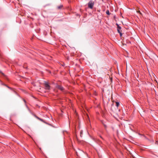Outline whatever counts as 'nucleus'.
<instances>
[{
    "label": "nucleus",
    "instance_id": "nucleus-8",
    "mask_svg": "<svg viewBox=\"0 0 158 158\" xmlns=\"http://www.w3.org/2000/svg\"><path fill=\"white\" fill-rule=\"evenodd\" d=\"M116 106L117 107H118L119 106V103L118 102H116Z\"/></svg>",
    "mask_w": 158,
    "mask_h": 158
},
{
    "label": "nucleus",
    "instance_id": "nucleus-10",
    "mask_svg": "<svg viewBox=\"0 0 158 158\" xmlns=\"http://www.w3.org/2000/svg\"><path fill=\"white\" fill-rule=\"evenodd\" d=\"M119 33V34H120V36H122V33L121 32H120V33Z\"/></svg>",
    "mask_w": 158,
    "mask_h": 158
},
{
    "label": "nucleus",
    "instance_id": "nucleus-1",
    "mask_svg": "<svg viewBox=\"0 0 158 158\" xmlns=\"http://www.w3.org/2000/svg\"><path fill=\"white\" fill-rule=\"evenodd\" d=\"M94 4V2L92 0H90L87 4L88 8L90 9H92Z\"/></svg>",
    "mask_w": 158,
    "mask_h": 158
},
{
    "label": "nucleus",
    "instance_id": "nucleus-9",
    "mask_svg": "<svg viewBox=\"0 0 158 158\" xmlns=\"http://www.w3.org/2000/svg\"><path fill=\"white\" fill-rule=\"evenodd\" d=\"M62 7H63V6L61 5L58 6V8L59 9H60L61 8H62Z\"/></svg>",
    "mask_w": 158,
    "mask_h": 158
},
{
    "label": "nucleus",
    "instance_id": "nucleus-4",
    "mask_svg": "<svg viewBox=\"0 0 158 158\" xmlns=\"http://www.w3.org/2000/svg\"><path fill=\"white\" fill-rule=\"evenodd\" d=\"M33 115H34V116L36 118H37L38 119L40 120V121H41V122H44V120L40 118H39V117H38V116H36L35 114H33Z\"/></svg>",
    "mask_w": 158,
    "mask_h": 158
},
{
    "label": "nucleus",
    "instance_id": "nucleus-12",
    "mask_svg": "<svg viewBox=\"0 0 158 158\" xmlns=\"http://www.w3.org/2000/svg\"><path fill=\"white\" fill-rule=\"evenodd\" d=\"M23 101H24V102H25V103H26V101L24 99Z\"/></svg>",
    "mask_w": 158,
    "mask_h": 158
},
{
    "label": "nucleus",
    "instance_id": "nucleus-2",
    "mask_svg": "<svg viewBox=\"0 0 158 158\" xmlns=\"http://www.w3.org/2000/svg\"><path fill=\"white\" fill-rule=\"evenodd\" d=\"M44 84L45 89L47 90H49L50 89V86L49 85L48 83L46 81H45Z\"/></svg>",
    "mask_w": 158,
    "mask_h": 158
},
{
    "label": "nucleus",
    "instance_id": "nucleus-6",
    "mask_svg": "<svg viewBox=\"0 0 158 158\" xmlns=\"http://www.w3.org/2000/svg\"><path fill=\"white\" fill-rule=\"evenodd\" d=\"M106 13L108 15H110V13L109 12V11L108 10H106Z\"/></svg>",
    "mask_w": 158,
    "mask_h": 158
},
{
    "label": "nucleus",
    "instance_id": "nucleus-5",
    "mask_svg": "<svg viewBox=\"0 0 158 158\" xmlns=\"http://www.w3.org/2000/svg\"><path fill=\"white\" fill-rule=\"evenodd\" d=\"M117 31L118 33H120L121 31V27L119 26L118 25V26Z\"/></svg>",
    "mask_w": 158,
    "mask_h": 158
},
{
    "label": "nucleus",
    "instance_id": "nucleus-13",
    "mask_svg": "<svg viewBox=\"0 0 158 158\" xmlns=\"http://www.w3.org/2000/svg\"><path fill=\"white\" fill-rule=\"evenodd\" d=\"M7 86V87H8V88H9V89H11V88H10V87H9V86Z\"/></svg>",
    "mask_w": 158,
    "mask_h": 158
},
{
    "label": "nucleus",
    "instance_id": "nucleus-3",
    "mask_svg": "<svg viewBox=\"0 0 158 158\" xmlns=\"http://www.w3.org/2000/svg\"><path fill=\"white\" fill-rule=\"evenodd\" d=\"M56 87L62 91H63L64 90V87L60 85H57L56 86Z\"/></svg>",
    "mask_w": 158,
    "mask_h": 158
},
{
    "label": "nucleus",
    "instance_id": "nucleus-7",
    "mask_svg": "<svg viewBox=\"0 0 158 158\" xmlns=\"http://www.w3.org/2000/svg\"><path fill=\"white\" fill-rule=\"evenodd\" d=\"M83 131L82 130H81V131H80V136L81 137H82V136L83 135Z\"/></svg>",
    "mask_w": 158,
    "mask_h": 158
},
{
    "label": "nucleus",
    "instance_id": "nucleus-11",
    "mask_svg": "<svg viewBox=\"0 0 158 158\" xmlns=\"http://www.w3.org/2000/svg\"><path fill=\"white\" fill-rule=\"evenodd\" d=\"M104 127H105V128H106V127H107L106 126V125H105V124H104Z\"/></svg>",
    "mask_w": 158,
    "mask_h": 158
}]
</instances>
